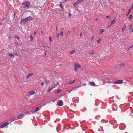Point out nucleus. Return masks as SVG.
Segmentation results:
<instances>
[{"label":"nucleus","mask_w":133,"mask_h":133,"mask_svg":"<svg viewBox=\"0 0 133 133\" xmlns=\"http://www.w3.org/2000/svg\"><path fill=\"white\" fill-rule=\"evenodd\" d=\"M76 51V50L75 49H74L73 50L71 51H70V54H73Z\"/></svg>","instance_id":"nucleus-17"},{"label":"nucleus","mask_w":133,"mask_h":133,"mask_svg":"<svg viewBox=\"0 0 133 133\" xmlns=\"http://www.w3.org/2000/svg\"><path fill=\"white\" fill-rule=\"evenodd\" d=\"M44 82L45 83V84H47L49 82V81H44Z\"/></svg>","instance_id":"nucleus-27"},{"label":"nucleus","mask_w":133,"mask_h":133,"mask_svg":"<svg viewBox=\"0 0 133 133\" xmlns=\"http://www.w3.org/2000/svg\"><path fill=\"white\" fill-rule=\"evenodd\" d=\"M112 109L113 110H113V108H112ZM116 109L115 110H114V111H116Z\"/></svg>","instance_id":"nucleus-52"},{"label":"nucleus","mask_w":133,"mask_h":133,"mask_svg":"<svg viewBox=\"0 0 133 133\" xmlns=\"http://www.w3.org/2000/svg\"><path fill=\"white\" fill-rule=\"evenodd\" d=\"M4 21V20H3L2 21Z\"/></svg>","instance_id":"nucleus-60"},{"label":"nucleus","mask_w":133,"mask_h":133,"mask_svg":"<svg viewBox=\"0 0 133 133\" xmlns=\"http://www.w3.org/2000/svg\"><path fill=\"white\" fill-rule=\"evenodd\" d=\"M45 83L44 82H42L41 83V84L42 85H43Z\"/></svg>","instance_id":"nucleus-32"},{"label":"nucleus","mask_w":133,"mask_h":133,"mask_svg":"<svg viewBox=\"0 0 133 133\" xmlns=\"http://www.w3.org/2000/svg\"><path fill=\"white\" fill-rule=\"evenodd\" d=\"M9 17H6V19H9Z\"/></svg>","instance_id":"nucleus-46"},{"label":"nucleus","mask_w":133,"mask_h":133,"mask_svg":"<svg viewBox=\"0 0 133 133\" xmlns=\"http://www.w3.org/2000/svg\"><path fill=\"white\" fill-rule=\"evenodd\" d=\"M59 33H58L57 35V37H58L59 36Z\"/></svg>","instance_id":"nucleus-44"},{"label":"nucleus","mask_w":133,"mask_h":133,"mask_svg":"<svg viewBox=\"0 0 133 133\" xmlns=\"http://www.w3.org/2000/svg\"><path fill=\"white\" fill-rule=\"evenodd\" d=\"M89 84L90 85L92 86H94L95 85V83L93 82H90Z\"/></svg>","instance_id":"nucleus-18"},{"label":"nucleus","mask_w":133,"mask_h":133,"mask_svg":"<svg viewBox=\"0 0 133 133\" xmlns=\"http://www.w3.org/2000/svg\"><path fill=\"white\" fill-rule=\"evenodd\" d=\"M14 54H15L17 56H18V54L17 53H14Z\"/></svg>","instance_id":"nucleus-41"},{"label":"nucleus","mask_w":133,"mask_h":133,"mask_svg":"<svg viewBox=\"0 0 133 133\" xmlns=\"http://www.w3.org/2000/svg\"><path fill=\"white\" fill-rule=\"evenodd\" d=\"M125 10V9H124L123 10Z\"/></svg>","instance_id":"nucleus-57"},{"label":"nucleus","mask_w":133,"mask_h":133,"mask_svg":"<svg viewBox=\"0 0 133 133\" xmlns=\"http://www.w3.org/2000/svg\"><path fill=\"white\" fill-rule=\"evenodd\" d=\"M35 109H33L31 111V112L32 113H35L36 112V111H35Z\"/></svg>","instance_id":"nucleus-23"},{"label":"nucleus","mask_w":133,"mask_h":133,"mask_svg":"<svg viewBox=\"0 0 133 133\" xmlns=\"http://www.w3.org/2000/svg\"><path fill=\"white\" fill-rule=\"evenodd\" d=\"M9 56L10 57H12V56H14V54H12L10 53L9 54Z\"/></svg>","instance_id":"nucleus-25"},{"label":"nucleus","mask_w":133,"mask_h":133,"mask_svg":"<svg viewBox=\"0 0 133 133\" xmlns=\"http://www.w3.org/2000/svg\"><path fill=\"white\" fill-rule=\"evenodd\" d=\"M9 124V123L8 122H6L5 123L2 124L0 126V128H4Z\"/></svg>","instance_id":"nucleus-4"},{"label":"nucleus","mask_w":133,"mask_h":133,"mask_svg":"<svg viewBox=\"0 0 133 133\" xmlns=\"http://www.w3.org/2000/svg\"><path fill=\"white\" fill-rule=\"evenodd\" d=\"M30 5V3L29 2H25L22 3L21 8L22 10H25L29 8Z\"/></svg>","instance_id":"nucleus-1"},{"label":"nucleus","mask_w":133,"mask_h":133,"mask_svg":"<svg viewBox=\"0 0 133 133\" xmlns=\"http://www.w3.org/2000/svg\"><path fill=\"white\" fill-rule=\"evenodd\" d=\"M114 83L115 84H121L123 83V81L122 80H118L114 81Z\"/></svg>","instance_id":"nucleus-6"},{"label":"nucleus","mask_w":133,"mask_h":133,"mask_svg":"<svg viewBox=\"0 0 133 133\" xmlns=\"http://www.w3.org/2000/svg\"><path fill=\"white\" fill-rule=\"evenodd\" d=\"M61 8H62V6L61 3H60L59 4Z\"/></svg>","instance_id":"nucleus-31"},{"label":"nucleus","mask_w":133,"mask_h":133,"mask_svg":"<svg viewBox=\"0 0 133 133\" xmlns=\"http://www.w3.org/2000/svg\"><path fill=\"white\" fill-rule=\"evenodd\" d=\"M32 18L30 16H29L24 19H22L21 21L23 23H26L27 21H30L32 19Z\"/></svg>","instance_id":"nucleus-2"},{"label":"nucleus","mask_w":133,"mask_h":133,"mask_svg":"<svg viewBox=\"0 0 133 133\" xmlns=\"http://www.w3.org/2000/svg\"><path fill=\"white\" fill-rule=\"evenodd\" d=\"M102 129H98V131H102Z\"/></svg>","instance_id":"nucleus-30"},{"label":"nucleus","mask_w":133,"mask_h":133,"mask_svg":"<svg viewBox=\"0 0 133 133\" xmlns=\"http://www.w3.org/2000/svg\"><path fill=\"white\" fill-rule=\"evenodd\" d=\"M53 89V88H49V90H48V91L49 92H50V91L52 90Z\"/></svg>","instance_id":"nucleus-28"},{"label":"nucleus","mask_w":133,"mask_h":133,"mask_svg":"<svg viewBox=\"0 0 133 133\" xmlns=\"http://www.w3.org/2000/svg\"><path fill=\"white\" fill-rule=\"evenodd\" d=\"M60 91V89L58 90L57 91V93H59V91Z\"/></svg>","instance_id":"nucleus-37"},{"label":"nucleus","mask_w":133,"mask_h":133,"mask_svg":"<svg viewBox=\"0 0 133 133\" xmlns=\"http://www.w3.org/2000/svg\"><path fill=\"white\" fill-rule=\"evenodd\" d=\"M74 69L75 71H76L78 69V67H81V65L77 64H75L74 65Z\"/></svg>","instance_id":"nucleus-3"},{"label":"nucleus","mask_w":133,"mask_h":133,"mask_svg":"<svg viewBox=\"0 0 133 133\" xmlns=\"http://www.w3.org/2000/svg\"><path fill=\"white\" fill-rule=\"evenodd\" d=\"M61 34L62 35H63V32L62 31H61Z\"/></svg>","instance_id":"nucleus-42"},{"label":"nucleus","mask_w":133,"mask_h":133,"mask_svg":"<svg viewBox=\"0 0 133 133\" xmlns=\"http://www.w3.org/2000/svg\"><path fill=\"white\" fill-rule=\"evenodd\" d=\"M106 17L107 18H109V17L108 16H107Z\"/></svg>","instance_id":"nucleus-47"},{"label":"nucleus","mask_w":133,"mask_h":133,"mask_svg":"<svg viewBox=\"0 0 133 133\" xmlns=\"http://www.w3.org/2000/svg\"><path fill=\"white\" fill-rule=\"evenodd\" d=\"M70 34V31H68L67 32V34L68 35H69Z\"/></svg>","instance_id":"nucleus-35"},{"label":"nucleus","mask_w":133,"mask_h":133,"mask_svg":"<svg viewBox=\"0 0 133 133\" xmlns=\"http://www.w3.org/2000/svg\"><path fill=\"white\" fill-rule=\"evenodd\" d=\"M57 104L58 106H62L63 105V101L61 100H59L58 101Z\"/></svg>","instance_id":"nucleus-8"},{"label":"nucleus","mask_w":133,"mask_h":133,"mask_svg":"<svg viewBox=\"0 0 133 133\" xmlns=\"http://www.w3.org/2000/svg\"><path fill=\"white\" fill-rule=\"evenodd\" d=\"M96 21H97L98 20V19H97V18H96Z\"/></svg>","instance_id":"nucleus-54"},{"label":"nucleus","mask_w":133,"mask_h":133,"mask_svg":"<svg viewBox=\"0 0 133 133\" xmlns=\"http://www.w3.org/2000/svg\"><path fill=\"white\" fill-rule=\"evenodd\" d=\"M78 3H79L77 1L75 3H74L73 4L74 6L76 7L77 5V4Z\"/></svg>","instance_id":"nucleus-15"},{"label":"nucleus","mask_w":133,"mask_h":133,"mask_svg":"<svg viewBox=\"0 0 133 133\" xmlns=\"http://www.w3.org/2000/svg\"><path fill=\"white\" fill-rule=\"evenodd\" d=\"M24 116V114L23 113H22L18 115L17 118L18 119H21Z\"/></svg>","instance_id":"nucleus-7"},{"label":"nucleus","mask_w":133,"mask_h":133,"mask_svg":"<svg viewBox=\"0 0 133 133\" xmlns=\"http://www.w3.org/2000/svg\"><path fill=\"white\" fill-rule=\"evenodd\" d=\"M26 114H27L29 115V114H31V113L29 111H27L26 112Z\"/></svg>","instance_id":"nucleus-26"},{"label":"nucleus","mask_w":133,"mask_h":133,"mask_svg":"<svg viewBox=\"0 0 133 133\" xmlns=\"http://www.w3.org/2000/svg\"><path fill=\"white\" fill-rule=\"evenodd\" d=\"M35 93L36 92L35 90H32L30 91L29 92V93L28 95V96L29 97L31 95L35 94Z\"/></svg>","instance_id":"nucleus-5"},{"label":"nucleus","mask_w":133,"mask_h":133,"mask_svg":"<svg viewBox=\"0 0 133 133\" xmlns=\"http://www.w3.org/2000/svg\"><path fill=\"white\" fill-rule=\"evenodd\" d=\"M120 65L121 66H124V64L123 63H122L120 64Z\"/></svg>","instance_id":"nucleus-34"},{"label":"nucleus","mask_w":133,"mask_h":133,"mask_svg":"<svg viewBox=\"0 0 133 133\" xmlns=\"http://www.w3.org/2000/svg\"><path fill=\"white\" fill-rule=\"evenodd\" d=\"M100 41V38H99L98 40H96L97 43H99Z\"/></svg>","instance_id":"nucleus-24"},{"label":"nucleus","mask_w":133,"mask_h":133,"mask_svg":"<svg viewBox=\"0 0 133 133\" xmlns=\"http://www.w3.org/2000/svg\"><path fill=\"white\" fill-rule=\"evenodd\" d=\"M31 40H32L33 39V37L32 35L31 36Z\"/></svg>","instance_id":"nucleus-39"},{"label":"nucleus","mask_w":133,"mask_h":133,"mask_svg":"<svg viewBox=\"0 0 133 133\" xmlns=\"http://www.w3.org/2000/svg\"><path fill=\"white\" fill-rule=\"evenodd\" d=\"M15 120V119H12L11 121H14V120Z\"/></svg>","instance_id":"nucleus-53"},{"label":"nucleus","mask_w":133,"mask_h":133,"mask_svg":"<svg viewBox=\"0 0 133 133\" xmlns=\"http://www.w3.org/2000/svg\"><path fill=\"white\" fill-rule=\"evenodd\" d=\"M32 75H33V74L32 73H29L28 76L26 77V78H29L31 76H32Z\"/></svg>","instance_id":"nucleus-13"},{"label":"nucleus","mask_w":133,"mask_h":133,"mask_svg":"<svg viewBox=\"0 0 133 133\" xmlns=\"http://www.w3.org/2000/svg\"><path fill=\"white\" fill-rule=\"evenodd\" d=\"M130 108H132V107H130Z\"/></svg>","instance_id":"nucleus-59"},{"label":"nucleus","mask_w":133,"mask_h":133,"mask_svg":"<svg viewBox=\"0 0 133 133\" xmlns=\"http://www.w3.org/2000/svg\"><path fill=\"white\" fill-rule=\"evenodd\" d=\"M95 37L94 36H93L91 37V40H92Z\"/></svg>","instance_id":"nucleus-29"},{"label":"nucleus","mask_w":133,"mask_h":133,"mask_svg":"<svg viewBox=\"0 0 133 133\" xmlns=\"http://www.w3.org/2000/svg\"><path fill=\"white\" fill-rule=\"evenodd\" d=\"M36 33V31H34V34L35 35Z\"/></svg>","instance_id":"nucleus-43"},{"label":"nucleus","mask_w":133,"mask_h":133,"mask_svg":"<svg viewBox=\"0 0 133 133\" xmlns=\"http://www.w3.org/2000/svg\"><path fill=\"white\" fill-rule=\"evenodd\" d=\"M17 39H19V37H17Z\"/></svg>","instance_id":"nucleus-55"},{"label":"nucleus","mask_w":133,"mask_h":133,"mask_svg":"<svg viewBox=\"0 0 133 133\" xmlns=\"http://www.w3.org/2000/svg\"><path fill=\"white\" fill-rule=\"evenodd\" d=\"M15 44L16 45H17L18 44V42H15Z\"/></svg>","instance_id":"nucleus-45"},{"label":"nucleus","mask_w":133,"mask_h":133,"mask_svg":"<svg viewBox=\"0 0 133 133\" xmlns=\"http://www.w3.org/2000/svg\"><path fill=\"white\" fill-rule=\"evenodd\" d=\"M82 33H80V36H81V35H82Z\"/></svg>","instance_id":"nucleus-50"},{"label":"nucleus","mask_w":133,"mask_h":133,"mask_svg":"<svg viewBox=\"0 0 133 133\" xmlns=\"http://www.w3.org/2000/svg\"><path fill=\"white\" fill-rule=\"evenodd\" d=\"M49 40H50V42H51V37H49Z\"/></svg>","instance_id":"nucleus-38"},{"label":"nucleus","mask_w":133,"mask_h":133,"mask_svg":"<svg viewBox=\"0 0 133 133\" xmlns=\"http://www.w3.org/2000/svg\"><path fill=\"white\" fill-rule=\"evenodd\" d=\"M133 8V4H132V7L129 10L128 12L126 14V16H127L129 14L130 11Z\"/></svg>","instance_id":"nucleus-9"},{"label":"nucleus","mask_w":133,"mask_h":133,"mask_svg":"<svg viewBox=\"0 0 133 133\" xmlns=\"http://www.w3.org/2000/svg\"><path fill=\"white\" fill-rule=\"evenodd\" d=\"M104 31V30L103 29H102L100 31L99 34H101Z\"/></svg>","instance_id":"nucleus-20"},{"label":"nucleus","mask_w":133,"mask_h":133,"mask_svg":"<svg viewBox=\"0 0 133 133\" xmlns=\"http://www.w3.org/2000/svg\"><path fill=\"white\" fill-rule=\"evenodd\" d=\"M86 85V84H83V85Z\"/></svg>","instance_id":"nucleus-56"},{"label":"nucleus","mask_w":133,"mask_h":133,"mask_svg":"<svg viewBox=\"0 0 133 133\" xmlns=\"http://www.w3.org/2000/svg\"><path fill=\"white\" fill-rule=\"evenodd\" d=\"M111 25H111V24H110L109 25H108V26H107V28H109V27L110 26H111Z\"/></svg>","instance_id":"nucleus-33"},{"label":"nucleus","mask_w":133,"mask_h":133,"mask_svg":"<svg viewBox=\"0 0 133 133\" xmlns=\"http://www.w3.org/2000/svg\"><path fill=\"white\" fill-rule=\"evenodd\" d=\"M75 81H76L75 80H74L72 81V82H69V83L70 84H73V83H75Z\"/></svg>","instance_id":"nucleus-21"},{"label":"nucleus","mask_w":133,"mask_h":133,"mask_svg":"<svg viewBox=\"0 0 133 133\" xmlns=\"http://www.w3.org/2000/svg\"><path fill=\"white\" fill-rule=\"evenodd\" d=\"M62 29H63V28H62Z\"/></svg>","instance_id":"nucleus-58"},{"label":"nucleus","mask_w":133,"mask_h":133,"mask_svg":"<svg viewBox=\"0 0 133 133\" xmlns=\"http://www.w3.org/2000/svg\"><path fill=\"white\" fill-rule=\"evenodd\" d=\"M132 15H129L128 18V20L129 21L132 18Z\"/></svg>","instance_id":"nucleus-16"},{"label":"nucleus","mask_w":133,"mask_h":133,"mask_svg":"<svg viewBox=\"0 0 133 133\" xmlns=\"http://www.w3.org/2000/svg\"><path fill=\"white\" fill-rule=\"evenodd\" d=\"M133 46V44L131 46H130L129 47V49L132 48Z\"/></svg>","instance_id":"nucleus-40"},{"label":"nucleus","mask_w":133,"mask_h":133,"mask_svg":"<svg viewBox=\"0 0 133 133\" xmlns=\"http://www.w3.org/2000/svg\"><path fill=\"white\" fill-rule=\"evenodd\" d=\"M114 82V81L113 80L109 79L108 81L107 82L108 83H112Z\"/></svg>","instance_id":"nucleus-12"},{"label":"nucleus","mask_w":133,"mask_h":133,"mask_svg":"<svg viewBox=\"0 0 133 133\" xmlns=\"http://www.w3.org/2000/svg\"><path fill=\"white\" fill-rule=\"evenodd\" d=\"M15 15H16V13H14V17H15Z\"/></svg>","instance_id":"nucleus-51"},{"label":"nucleus","mask_w":133,"mask_h":133,"mask_svg":"<svg viewBox=\"0 0 133 133\" xmlns=\"http://www.w3.org/2000/svg\"><path fill=\"white\" fill-rule=\"evenodd\" d=\"M129 27H130V28H131V27H132V24H130L129 25Z\"/></svg>","instance_id":"nucleus-36"},{"label":"nucleus","mask_w":133,"mask_h":133,"mask_svg":"<svg viewBox=\"0 0 133 133\" xmlns=\"http://www.w3.org/2000/svg\"><path fill=\"white\" fill-rule=\"evenodd\" d=\"M35 109L36 110L35 111L36 112L39 111L40 109V108L39 107H38L36 108Z\"/></svg>","instance_id":"nucleus-22"},{"label":"nucleus","mask_w":133,"mask_h":133,"mask_svg":"<svg viewBox=\"0 0 133 133\" xmlns=\"http://www.w3.org/2000/svg\"><path fill=\"white\" fill-rule=\"evenodd\" d=\"M126 27L125 26V25H124V26H123L122 28V32H123L125 30V29Z\"/></svg>","instance_id":"nucleus-14"},{"label":"nucleus","mask_w":133,"mask_h":133,"mask_svg":"<svg viewBox=\"0 0 133 133\" xmlns=\"http://www.w3.org/2000/svg\"><path fill=\"white\" fill-rule=\"evenodd\" d=\"M3 25V24L0 23V25Z\"/></svg>","instance_id":"nucleus-48"},{"label":"nucleus","mask_w":133,"mask_h":133,"mask_svg":"<svg viewBox=\"0 0 133 133\" xmlns=\"http://www.w3.org/2000/svg\"><path fill=\"white\" fill-rule=\"evenodd\" d=\"M59 83L58 82H57L55 84L53 87V88H54L56 87L59 84Z\"/></svg>","instance_id":"nucleus-10"},{"label":"nucleus","mask_w":133,"mask_h":133,"mask_svg":"<svg viewBox=\"0 0 133 133\" xmlns=\"http://www.w3.org/2000/svg\"><path fill=\"white\" fill-rule=\"evenodd\" d=\"M115 19H114L111 22V25H112L115 22Z\"/></svg>","instance_id":"nucleus-19"},{"label":"nucleus","mask_w":133,"mask_h":133,"mask_svg":"<svg viewBox=\"0 0 133 133\" xmlns=\"http://www.w3.org/2000/svg\"><path fill=\"white\" fill-rule=\"evenodd\" d=\"M69 16H70L71 15V13H69Z\"/></svg>","instance_id":"nucleus-49"},{"label":"nucleus","mask_w":133,"mask_h":133,"mask_svg":"<svg viewBox=\"0 0 133 133\" xmlns=\"http://www.w3.org/2000/svg\"><path fill=\"white\" fill-rule=\"evenodd\" d=\"M89 52L91 54H93L94 53V51L93 50H90L89 51Z\"/></svg>","instance_id":"nucleus-11"}]
</instances>
